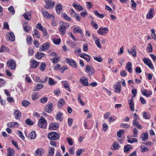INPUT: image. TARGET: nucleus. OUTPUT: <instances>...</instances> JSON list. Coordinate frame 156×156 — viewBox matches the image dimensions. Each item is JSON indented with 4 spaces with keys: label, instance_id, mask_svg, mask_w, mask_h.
Here are the masks:
<instances>
[{
    "label": "nucleus",
    "instance_id": "10",
    "mask_svg": "<svg viewBox=\"0 0 156 156\" xmlns=\"http://www.w3.org/2000/svg\"><path fill=\"white\" fill-rule=\"evenodd\" d=\"M46 3L45 5V8L48 9H50L53 7L55 5V3L51 1V0L45 2Z\"/></svg>",
    "mask_w": 156,
    "mask_h": 156
},
{
    "label": "nucleus",
    "instance_id": "48",
    "mask_svg": "<svg viewBox=\"0 0 156 156\" xmlns=\"http://www.w3.org/2000/svg\"><path fill=\"white\" fill-rule=\"evenodd\" d=\"M120 126L123 128H128L130 127V125L127 123H122L121 124Z\"/></svg>",
    "mask_w": 156,
    "mask_h": 156
},
{
    "label": "nucleus",
    "instance_id": "17",
    "mask_svg": "<svg viewBox=\"0 0 156 156\" xmlns=\"http://www.w3.org/2000/svg\"><path fill=\"white\" fill-rule=\"evenodd\" d=\"M58 128V125L56 122L51 123L49 126V129L51 130H55Z\"/></svg>",
    "mask_w": 156,
    "mask_h": 156
},
{
    "label": "nucleus",
    "instance_id": "63",
    "mask_svg": "<svg viewBox=\"0 0 156 156\" xmlns=\"http://www.w3.org/2000/svg\"><path fill=\"white\" fill-rule=\"evenodd\" d=\"M47 101L48 98L47 97H43L40 99V101L42 103H45Z\"/></svg>",
    "mask_w": 156,
    "mask_h": 156
},
{
    "label": "nucleus",
    "instance_id": "33",
    "mask_svg": "<svg viewBox=\"0 0 156 156\" xmlns=\"http://www.w3.org/2000/svg\"><path fill=\"white\" fill-rule=\"evenodd\" d=\"M33 32V35L34 37V38H39L40 36L39 31L36 29H34Z\"/></svg>",
    "mask_w": 156,
    "mask_h": 156
},
{
    "label": "nucleus",
    "instance_id": "57",
    "mask_svg": "<svg viewBox=\"0 0 156 156\" xmlns=\"http://www.w3.org/2000/svg\"><path fill=\"white\" fill-rule=\"evenodd\" d=\"M32 39L30 36H28L27 38V43L29 44H31L32 42Z\"/></svg>",
    "mask_w": 156,
    "mask_h": 156
},
{
    "label": "nucleus",
    "instance_id": "50",
    "mask_svg": "<svg viewBox=\"0 0 156 156\" xmlns=\"http://www.w3.org/2000/svg\"><path fill=\"white\" fill-rule=\"evenodd\" d=\"M46 68V64L44 62L41 63L40 66V70L41 71H44Z\"/></svg>",
    "mask_w": 156,
    "mask_h": 156
},
{
    "label": "nucleus",
    "instance_id": "61",
    "mask_svg": "<svg viewBox=\"0 0 156 156\" xmlns=\"http://www.w3.org/2000/svg\"><path fill=\"white\" fill-rule=\"evenodd\" d=\"M66 140L69 145H72L73 144V140L71 138H67L66 139Z\"/></svg>",
    "mask_w": 156,
    "mask_h": 156
},
{
    "label": "nucleus",
    "instance_id": "6",
    "mask_svg": "<svg viewBox=\"0 0 156 156\" xmlns=\"http://www.w3.org/2000/svg\"><path fill=\"white\" fill-rule=\"evenodd\" d=\"M143 61L144 63L147 65L149 68L151 69H153L154 68V66L151 61L147 58H144L143 59Z\"/></svg>",
    "mask_w": 156,
    "mask_h": 156
},
{
    "label": "nucleus",
    "instance_id": "58",
    "mask_svg": "<svg viewBox=\"0 0 156 156\" xmlns=\"http://www.w3.org/2000/svg\"><path fill=\"white\" fill-rule=\"evenodd\" d=\"M124 131L123 130H120L117 133V136L119 137H121V135H122L124 134Z\"/></svg>",
    "mask_w": 156,
    "mask_h": 156
},
{
    "label": "nucleus",
    "instance_id": "15",
    "mask_svg": "<svg viewBox=\"0 0 156 156\" xmlns=\"http://www.w3.org/2000/svg\"><path fill=\"white\" fill-rule=\"evenodd\" d=\"M128 51L129 54H132L133 56L135 57L136 55V46H133L131 48L130 50H128Z\"/></svg>",
    "mask_w": 156,
    "mask_h": 156
},
{
    "label": "nucleus",
    "instance_id": "32",
    "mask_svg": "<svg viewBox=\"0 0 156 156\" xmlns=\"http://www.w3.org/2000/svg\"><path fill=\"white\" fill-rule=\"evenodd\" d=\"M25 19L26 20H30L31 19V15L28 12H26L23 15Z\"/></svg>",
    "mask_w": 156,
    "mask_h": 156
},
{
    "label": "nucleus",
    "instance_id": "9",
    "mask_svg": "<svg viewBox=\"0 0 156 156\" xmlns=\"http://www.w3.org/2000/svg\"><path fill=\"white\" fill-rule=\"evenodd\" d=\"M66 62L73 67L76 68L77 67V64L76 62L73 59L67 58L66 59Z\"/></svg>",
    "mask_w": 156,
    "mask_h": 156
},
{
    "label": "nucleus",
    "instance_id": "25",
    "mask_svg": "<svg viewBox=\"0 0 156 156\" xmlns=\"http://www.w3.org/2000/svg\"><path fill=\"white\" fill-rule=\"evenodd\" d=\"M62 84L66 90L70 91V89L69 88V85L66 81H62L61 82Z\"/></svg>",
    "mask_w": 156,
    "mask_h": 156
},
{
    "label": "nucleus",
    "instance_id": "35",
    "mask_svg": "<svg viewBox=\"0 0 156 156\" xmlns=\"http://www.w3.org/2000/svg\"><path fill=\"white\" fill-rule=\"evenodd\" d=\"M62 115L63 114L62 112H58L57 113L56 115V116L55 117L56 119L57 120H60V121H62V120H61V119Z\"/></svg>",
    "mask_w": 156,
    "mask_h": 156
},
{
    "label": "nucleus",
    "instance_id": "54",
    "mask_svg": "<svg viewBox=\"0 0 156 156\" xmlns=\"http://www.w3.org/2000/svg\"><path fill=\"white\" fill-rule=\"evenodd\" d=\"M69 12L72 16L74 17L76 15V12L73 9H70L69 11Z\"/></svg>",
    "mask_w": 156,
    "mask_h": 156
},
{
    "label": "nucleus",
    "instance_id": "36",
    "mask_svg": "<svg viewBox=\"0 0 156 156\" xmlns=\"http://www.w3.org/2000/svg\"><path fill=\"white\" fill-rule=\"evenodd\" d=\"M57 82L55 81L52 78L49 77L48 79V83L50 86L55 85Z\"/></svg>",
    "mask_w": 156,
    "mask_h": 156
},
{
    "label": "nucleus",
    "instance_id": "18",
    "mask_svg": "<svg viewBox=\"0 0 156 156\" xmlns=\"http://www.w3.org/2000/svg\"><path fill=\"white\" fill-rule=\"evenodd\" d=\"M133 98H131L128 101V104L129 106L130 110L132 112L134 110V104L133 101Z\"/></svg>",
    "mask_w": 156,
    "mask_h": 156
},
{
    "label": "nucleus",
    "instance_id": "53",
    "mask_svg": "<svg viewBox=\"0 0 156 156\" xmlns=\"http://www.w3.org/2000/svg\"><path fill=\"white\" fill-rule=\"evenodd\" d=\"M84 149H78L77 150L76 152V156H80L81 153L83 151H84Z\"/></svg>",
    "mask_w": 156,
    "mask_h": 156
},
{
    "label": "nucleus",
    "instance_id": "27",
    "mask_svg": "<svg viewBox=\"0 0 156 156\" xmlns=\"http://www.w3.org/2000/svg\"><path fill=\"white\" fill-rule=\"evenodd\" d=\"M40 96L39 95V93L37 92H34L32 93L31 95L32 100L34 101L37 99Z\"/></svg>",
    "mask_w": 156,
    "mask_h": 156
},
{
    "label": "nucleus",
    "instance_id": "14",
    "mask_svg": "<svg viewBox=\"0 0 156 156\" xmlns=\"http://www.w3.org/2000/svg\"><path fill=\"white\" fill-rule=\"evenodd\" d=\"M44 150L40 148L37 149L35 152V156H42V154L44 153Z\"/></svg>",
    "mask_w": 156,
    "mask_h": 156
},
{
    "label": "nucleus",
    "instance_id": "16",
    "mask_svg": "<svg viewBox=\"0 0 156 156\" xmlns=\"http://www.w3.org/2000/svg\"><path fill=\"white\" fill-rule=\"evenodd\" d=\"M141 92L142 95L147 97H149L152 94L151 91H147L145 89H142Z\"/></svg>",
    "mask_w": 156,
    "mask_h": 156
},
{
    "label": "nucleus",
    "instance_id": "62",
    "mask_svg": "<svg viewBox=\"0 0 156 156\" xmlns=\"http://www.w3.org/2000/svg\"><path fill=\"white\" fill-rule=\"evenodd\" d=\"M73 30L74 31L77 32H79L81 34H82V31L81 29L78 27H76L73 29Z\"/></svg>",
    "mask_w": 156,
    "mask_h": 156
},
{
    "label": "nucleus",
    "instance_id": "23",
    "mask_svg": "<svg viewBox=\"0 0 156 156\" xmlns=\"http://www.w3.org/2000/svg\"><path fill=\"white\" fill-rule=\"evenodd\" d=\"M80 56L84 59L87 62H89L90 60V56L87 54L83 53L80 55Z\"/></svg>",
    "mask_w": 156,
    "mask_h": 156
},
{
    "label": "nucleus",
    "instance_id": "22",
    "mask_svg": "<svg viewBox=\"0 0 156 156\" xmlns=\"http://www.w3.org/2000/svg\"><path fill=\"white\" fill-rule=\"evenodd\" d=\"M7 38L11 41H14L15 40V36L14 34L10 32L7 34Z\"/></svg>",
    "mask_w": 156,
    "mask_h": 156
},
{
    "label": "nucleus",
    "instance_id": "5",
    "mask_svg": "<svg viewBox=\"0 0 156 156\" xmlns=\"http://www.w3.org/2000/svg\"><path fill=\"white\" fill-rule=\"evenodd\" d=\"M8 67L12 70H13L16 67V64L15 61L12 59L8 61L7 63Z\"/></svg>",
    "mask_w": 156,
    "mask_h": 156
},
{
    "label": "nucleus",
    "instance_id": "64",
    "mask_svg": "<svg viewBox=\"0 0 156 156\" xmlns=\"http://www.w3.org/2000/svg\"><path fill=\"white\" fill-rule=\"evenodd\" d=\"M36 27L41 31H43L44 29V27L41 23H38L37 24Z\"/></svg>",
    "mask_w": 156,
    "mask_h": 156
},
{
    "label": "nucleus",
    "instance_id": "38",
    "mask_svg": "<svg viewBox=\"0 0 156 156\" xmlns=\"http://www.w3.org/2000/svg\"><path fill=\"white\" fill-rule=\"evenodd\" d=\"M42 15L45 18H49L50 17V15L49 13L46 11H42Z\"/></svg>",
    "mask_w": 156,
    "mask_h": 156
},
{
    "label": "nucleus",
    "instance_id": "47",
    "mask_svg": "<svg viewBox=\"0 0 156 156\" xmlns=\"http://www.w3.org/2000/svg\"><path fill=\"white\" fill-rule=\"evenodd\" d=\"M59 57H56V56L54 58H51V60L53 63H56L59 62Z\"/></svg>",
    "mask_w": 156,
    "mask_h": 156
},
{
    "label": "nucleus",
    "instance_id": "24",
    "mask_svg": "<svg viewBox=\"0 0 156 156\" xmlns=\"http://www.w3.org/2000/svg\"><path fill=\"white\" fill-rule=\"evenodd\" d=\"M126 69L129 73H131L132 72V64L131 62H128L127 63Z\"/></svg>",
    "mask_w": 156,
    "mask_h": 156
},
{
    "label": "nucleus",
    "instance_id": "3",
    "mask_svg": "<svg viewBox=\"0 0 156 156\" xmlns=\"http://www.w3.org/2000/svg\"><path fill=\"white\" fill-rule=\"evenodd\" d=\"M69 26L68 23L62 22V24L59 28V31L62 35H64L66 33V30Z\"/></svg>",
    "mask_w": 156,
    "mask_h": 156
},
{
    "label": "nucleus",
    "instance_id": "8",
    "mask_svg": "<svg viewBox=\"0 0 156 156\" xmlns=\"http://www.w3.org/2000/svg\"><path fill=\"white\" fill-rule=\"evenodd\" d=\"M45 111L48 113H50L53 109V105L51 102L48 103L46 105L45 107Z\"/></svg>",
    "mask_w": 156,
    "mask_h": 156
},
{
    "label": "nucleus",
    "instance_id": "34",
    "mask_svg": "<svg viewBox=\"0 0 156 156\" xmlns=\"http://www.w3.org/2000/svg\"><path fill=\"white\" fill-rule=\"evenodd\" d=\"M55 152V148L51 147L49 148L48 156H53Z\"/></svg>",
    "mask_w": 156,
    "mask_h": 156
},
{
    "label": "nucleus",
    "instance_id": "1",
    "mask_svg": "<svg viewBox=\"0 0 156 156\" xmlns=\"http://www.w3.org/2000/svg\"><path fill=\"white\" fill-rule=\"evenodd\" d=\"M60 136L59 134L55 132H50L48 135V138L52 140H56L58 139L59 138Z\"/></svg>",
    "mask_w": 156,
    "mask_h": 156
},
{
    "label": "nucleus",
    "instance_id": "37",
    "mask_svg": "<svg viewBox=\"0 0 156 156\" xmlns=\"http://www.w3.org/2000/svg\"><path fill=\"white\" fill-rule=\"evenodd\" d=\"M44 53L39 52L36 54L35 56L37 58L40 59L44 56Z\"/></svg>",
    "mask_w": 156,
    "mask_h": 156
},
{
    "label": "nucleus",
    "instance_id": "42",
    "mask_svg": "<svg viewBox=\"0 0 156 156\" xmlns=\"http://www.w3.org/2000/svg\"><path fill=\"white\" fill-rule=\"evenodd\" d=\"M140 138L143 140H145L148 139V135L147 134L143 133L141 135Z\"/></svg>",
    "mask_w": 156,
    "mask_h": 156
},
{
    "label": "nucleus",
    "instance_id": "4",
    "mask_svg": "<svg viewBox=\"0 0 156 156\" xmlns=\"http://www.w3.org/2000/svg\"><path fill=\"white\" fill-rule=\"evenodd\" d=\"M109 30L108 27L100 28L97 31L98 33L101 35L103 36L107 33Z\"/></svg>",
    "mask_w": 156,
    "mask_h": 156
},
{
    "label": "nucleus",
    "instance_id": "30",
    "mask_svg": "<svg viewBox=\"0 0 156 156\" xmlns=\"http://www.w3.org/2000/svg\"><path fill=\"white\" fill-rule=\"evenodd\" d=\"M8 154L7 156H14L15 154L14 150L10 148L7 149Z\"/></svg>",
    "mask_w": 156,
    "mask_h": 156
},
{
    "label": "nucleus",
    "instance_id": "13",
    "mask_svg": "<svg viewBox=\"0 0 156 156\" xmlns=\"http://www.w3.org/2000/svg\"><path fill=\"white\" fill-rule=\"evenodd\" d=\"M121 87V83L119 82H116L114 85L115 92L116 93L120 92Z\"/></svg>",
    "mask_w": 156,
    "mask_h": 156
},
{
    "label": "nucleus",
    "instance_id": "56",
    "mask_svg": "<svg viewBox=\"0 0 156 156\" xmlns=\"http://www.w3.org/2000/svg\"><path fill=\"white\" fill-rule=\"evenodd\" d=\"M62 17L69 21H70L71 20L70 17L68 16L65 13H64L62 15Z\"/></svg>",
    "mask_w": 156,
    "mask_h": 156
},
{
    "label": "nucleus",
    "instance_id": "55",
    "mask_svg": "<svg viewBox=\"0 0 156 156\" xmlns=\"http://www.w3.org/2000/svg\"><path fill=\"white\" fill-rule=\"evenodd\" d=\"M25 122L27 124L30 126L34 124L33 122L29 119H27L26 120Z\"/></svg>",
    "mask_w": 156,
    "mask_h": 156
},
{
    "label": "nucleus",
    "instance_id": "7",
    "mask_svg": "<svg viewBox=\"0 0 156 156\" xmlns=\"http://www.w3.org/2000/svg\"><path fill=\"white\" fill-rule=\"evenodd\" d=\"M85 72L88 73L89 76L92 75L94 73V70L92 68L91 66L87 65L85 67Z\"/></svg>",
    "mask_w": 156,
    "mask_h": 156
},
{
    "label": "nucleus",
    "instance_id": "19",
    "mask_svg": "<svg viewBox=\"0 0 156 156\" xmlns=\"http://www.w3.org/2000/svg\"><path fill=\"white\" fill-rule=\"evenodd\" d=\"M7 126L10 128L17 127L19 126V124L17 122H10L7 124Z\"/></svg>",
    "mask_w": 156,
    "mask_h": 156
},
{
    "label": "nucleus",
    "instance_id": "49",
    "mask_svg": "<svg viewBox=\"0 0 156 156\" xmlns=\"http://www.w3.org/2000/svg\"><path fill=\"white\" fill-rule=\"evenodd\" d=\"M67 43L72 48H74L76 46V43L72 41H67Z\"/></svg>",
    "mask_w": 156,
    "mask_h": 156
},
{
    "label": "nucleus",
    "instance_id": "20",
    "mask_svg": "<svg viewBox=\"0 0 156 156\" xmlns=\"http://www.w3.org/2000/svg\"><path fill=\"white\" fill-rule=\"evenodd\" d=\"M80 81L83 86H88L89 85L88 83L87 78L85 76H83L82 79H80Z\"/></svg>",
    "mask_w": 156,
    "mask_h": 156
},
{
    "label": "nucleus",
    "instance_id": "31",
    "mask_svg": "<svg viewBox=\"0 0 156 156\" xmlns=\"http://www.w3.org/2000/svg\"><path fill=\"white\" fill-rule=\"evenodd\" d=\"M62 6L60 4H58L55 7V9L58 14L60 13V12L62 11Z\"/></svg>",
    "mask_w": 156,
    "mask_h": 156
},
{
    "label": "nucleus",
    "instance_id": "40",
    "mask_svg": "<svg viewBox=\"0 0 156 156\" xmlns=\"http://www.w3.org/2000/svg\"><path fill=\"white\" fill-rule=\"evenodd\" d=\"M65 103L64 100L62 99H60L58 103V105L59 107H62L63 105Z\"/></svg>",
    "mask_w": 156,
    "mask_h": 156
},
{
    "label": "nucleus",
    "instance_id": "12",
    "mask_svg": "<svg viewBox=\"0 0 156 156\" xmlns=\"http://www.w3.org/2000/svg\"><path fill=\"white\" fill-rule=\"evenodd\" d=\"M154 12V9L153 8H151L148 11L146 17L147 19H150L153 18V14Z\"/></svg>",
    "mask_w": 156,
    "mask_h": 156
},
{
    "label": "nucleus",
    "instance_id": "43",
    "mask_svg": "<svg viewBox=\"0 0 156 156\" xmlns=\"http://www.w3.org/2000/svg\"><path fill=\"white\" fill-rule=\"evenodd\" d=\"M30 104V102L26 100H23L22 102V104L23 106L25 107H27Z\"/></svg>",
    "mask_w": 156,
    "mask_h": 156
},
{
    "label": "nucleus",
    "instance_id": "51",
    "mask_svg": "<svg viewBox=\"0 0 156 156\" xmlns=\"http://www.w3.org/2000/svg\"><path fill=\"white\" fill-rule=\"evenodd\" d=\"M9 50L8 48L4 46H2L0 49V53L4 51L7 52Z\"/></svg>",
    "mask_w": 156,
    "mask_h": 156
},
{
    "label": "nucleus",
    "instance_id": "52",
    "mask_svg": "<svg viewBox=\"0 0 156 156\" xmlns=\"http://www.w3.org/2000/svg\"><path fill=\"white\" fill-rule=\"evenodd\" d=\"M61 40L60 39H57L54 38L53 39V41L54 43L55 44L58 45L59 44Z\"/></svg>",
    "mask_w": 156,
    "mask_h": 156
},
{
    "label": "nucleus",
    "instance_id": "39",
    "mask_svg": "<svg viewBox=\"0 0 156 156\" xmlns=\"http://www.w3.org/2000/svg\"><path fill=\"white\" fill-rule=\"evenodd\" d=\"M43 87V85L41 83H38L37 84L35 89L34 90V91H38L40 89H41Z\"/></svg>",
    "mask_w": 156,
    "mask_h": 156
},
{
    "label": "nucleus",
    "instance_id": "2",
    "mask_svg": "<svg viewBox=\"0 0 156 156\" xmlns=\"http://www.w3.org/2000/svg\"><path fill=\"white\" fill-rule=\"evenodd\" d=\"M38 126L40 127L45 128L47 126V122L46 120L43 116H41L38 122Z\"/></svg>",
    "mask_w": 156,
    "mask_h": 156
},
{
    "label": "nucleus",
    "instance_id": "11",
    "mask_svg": "<svg viewBox=\"0 0 156 156\" xmlns=\"http://www.w3.org/2000/svg\"><path fill=\"white\" fill-rule=\"evenodd\" d=\"M50 46V44L49 43H45L41 45L40 50L41 51H45L49 48Z\"/></svg>",
    "mask_w": 156,
    "mask_h": 156
},
{
    "label": "nucleus",
    "instance_id": "26",
    "mask_svg": "<svg viewBox=\"0 0 156 156\" xmlns=\"http://www.w3.org/2000/svg\"><path fill=\"white\" fill-rule=\"evenodd\" d=\"M120 147V146L116 142H115L112 145L111 148L112 150H118Z\"/></svg>",
    "mask_w": 156,
    "mask_h": 156
},
{
    "label": "nucleus",
    "instance_id": "28",
    "mask_svg": "<svg viewBox=\"0 0 156 156\" xmlns=\"http://www.w3.org/2000/svg\"><path fill=\"white\" fill-rule=\"evenodd\" d=\"M31 67L32 68L34 69L39 65V63L34 60L33 59L31 60Z\"/></svg>",
    "mask_w": 156,
    "mask_h": 156
},
{
    "label": "nucleus",
    "instance_id": "46",
    "mask_svg": "<svg viewBox=\"0 0 156 156\" xmlns=\"http://www.w3.org/2000/svg\"><path fill=\"white\" fill-rule=\"evenodd\" d=\"M81 94L80 93H79L78 94V101L79 103H80L82 106H84V103L82 101L81 99Z\"/></svg>",
    "mask_w": 156,
    "mask_h": 156
},
{
    "label": "nucleus",
    "instance_id": "59",
    "mask_svg": "<svg viewBox=\"0 0 156 156\" xmlns=\"http://www.w3.org/2000/svg\"><path fill=\"white\" fill-rule=\"evenodd\" d=\"M141 151L142 152H144L147 151L148 149L147 147L145 146H142L141 147Z\"/></svg>",
    "mask_w": 156,
    "mask_h": 156
},
{
    "label": "nucleus",
    "instance_id": "29",
    "mask_svg": "<svg viewBox=\"0 0 156 156\" xmlns=\"http://www.w3.org/2000/svg\"><path fill=\"white\" fill-rule=\"evenodd\" d=\"M133 148L131 145L127 144L124 146V151L125 152L127 153L128 151L130 150Z\"/></svg>",
    "mask_w": 156,
    "mask_h": 156
},
{
    "label": "nucleus",
    "instance_id": "44",
    "mask_svg": "<svg viewBox=\"0 0 156 156\" xmlns=\"http://www.w3.org/2000/svg\"><path fill=\"white\" fill-rule=\"evenodd\" d=\"M128 142L130 143L137 142V140L136 138H129L127 140Z\"/></svg>",
    "mask_w": 156,
    "mask_h": 156
},
{
    "label": "nucleus",
    "instance_id": "60",
    "mask_svg": "<svg viewBox=\"0 0 156 156\" xmlns=\"http://www.w3.org/2000/svg\"><path fill=\"white\" fill-rule=\"evenodd\" d=\"M95 43L97 46L99 48H101V45L100 42V39L99 38L96 39Z\"/></svg>",
    "mask_w": 156,
    "mask_h": 156
},
{
    "label": "nucleus",
    "instance_id": "45",
    "mask_svg": "<svg viewBox=\"0 0 156 156\" xmlns=\"http://www.w3.org/2000/svg\"><path fill=\"white\" fill-rule=\"evenodd\" d=\"M29 138L30 139H34L36 137V133L34 131L31 132L29 134Z\"/></svg>",
    "mask_w": 156,
    "mask_h": 156
},
{
    "label": "nucleus",
    "instance_id": "41",
    "mask_svg": "<svg viewBox=\"0 0 156 156\" xmlns=\"http://www.w3.org/2000/svg\"><path fill=\"white\" fill-rule=\"evenodd\" d=\"M144 118L146 119H149L151 118L150 115L145 112H143L142 113Z\"/></svg>",
    "mask_w": 156,
    "mask_h": 156
},
{
    "label": "nucleus",
    "instance_id": "21",
    "mask_svg": "<svg viewBox=\"0 0 156 156\" xmlns=\"http://www.w3.org/2000/svg\"><path fill=\"white\" fill-rule=\"evenodd\" d=\"M13 114L16 120L20 119V117L21 116V112L17 110H16L14 111Z\"/></svg>",
    "mask_w": 156,
    "mask_h": 156
}]
</instances>
